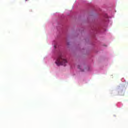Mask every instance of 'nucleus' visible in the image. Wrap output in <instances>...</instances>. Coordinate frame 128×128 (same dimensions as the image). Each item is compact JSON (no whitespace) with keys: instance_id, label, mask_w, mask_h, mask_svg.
Instances as JSON below:
<instances>
[{"instance_id":"1","label":"nucleus","mask_w":128,"mask_h":128,"mask_svg":"<svg viewBox=\"0 0 128 128\" xmlns=\"http://www.w3.org/2000/svg\"><path fill=\"white\" fill-rule=\"evenodd\" d=\"M55 62L57 66H66V65L68 63V61L62 54H60Z\"/></svg>"},{"instance_id":"2","label":"nucleus","mask_w":128,"mask_h":128,"mask_svg":"<svg viewBox=\"0 0 128 128\" xmlns=\"http://www.w3.org/2000/svg\"><path fill=\"white\" fill-rule=\"evenodd\" d=\"M78 68H79L80 70H81L82 69V66H78Z\"/></svg>"},{"instance_id":"3","label":"nucleus","mask_w":128,"mask_h":128,"mask_svg":"<svg viewBox=\"0 0 128 128\" xmlns=\"http://www.w3.org/2000/svg\"><path fill=\"white\" fill-rule=\"evenodd\" d=\"M107 22H108V18H107Z\"/></svg>"},{"instance_id":"4","label":"nucleus","mask_w":128,"mask_h":128,"mask_svg":"<svg viewBox=\"0 0 128 128\" xmlns=\"http://www.w3.org/2000/svg\"><path fill=\"white\" fill-rule=\"evenodd\" d=\"M28 0H25V2H28Z\"/></svg>"},{"instance_id":"5","label":"nucleus","mask_w":128,"mask_h":128,"mask_svg":"<svg viewBox=\"0 0 128 128\" xmlns=\"http://www.w3.org/2000/svg\"><path fill=\"white\" fill-rule=\"evenodd\" d=\"M81 72H84V70H81Z\"/></svg>"}]
</instances>
